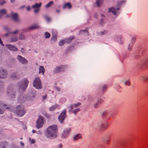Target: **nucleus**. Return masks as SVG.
Instances as JSON below:
<instances>
[{
  "label": "nucleus",
  "instance_id": "59",
  "mask_svg": "<svg viewBox=\"0 0 148 148\" xmlns=\"http://www.w3.org/2000/svg\"><path fill=\"white\" fill-rule=\"evenodd\" d=\"M56 12L57 13H59L60 12V11L59 10H56Z\"/></svg>",
  "mask_w": 148,
  "mask_h": 148
},
{
  "label": "nucleus",
  "instance_id": "56",
  "mask_svg": "<svg viewBox=\"0 0 148 148\" xmlns=\"http://www.w3.org/2000/svg\"><path fill=\"white\" fill-rule=\"evenodd\" d=\"M20 143L21 145V146H24V143L23 142H22L21 141L20 142Z\"/></svg>",
  "mask_w": 148,
  "mask_h": 148
},
{
  "label": "nucleus",
  "instance_id": "15",
  "mask_svg": "<svg viewBox=\"0 0 148 148\" xmlns=\"http://www.w3.org/2000/svg\"><path fill=\"white\" fill-rule=\"evenodd\" d=\"M7 105L5 104L4 103H0V114H3L4 111L6 109V106H7Z\"/></svg>",
  "mask_w": 148,
  "mask_h": 148
},
{
  "label": "nucleus",
  "instance_id": "14",
  "mask_svg": "<svg viewBox=\"0 0 148 148\" xmlns=\"http://www.w3.org/2000/svg\"><path fill=\"white\" fill-rule=\"evenodd\" d=\"M6 47L9 50L13 51H17L18 49L15 46L7 44L5 45Z\"/></svg>",
  "mask_w": 148,
  "mask_h": 148
},
{
  "label": "nucleus",
  "instance_id": "1",
  "mask_svg": "<svg viewBox=\"0 0 148 148\" xmlns=\"http://www.w3.org/2000/svg\"><path fill=\"white\" fill-rule=\"evenodd\" d=\"M58 126L53 125L49 126L46 130V136L48 138L52 139L57 136Z\"/></svg>",
  "mask_w": 148,
  "mask_h": 148
},
{
  "label": "nucleus",
  "instance_id": "23",
  "mask_svg": "<svg viewBox=\"0 0 148 148\" xmlns=\"http://www.w3.org/2000/svg\"><path fill=\"white\" fill-rule=\"evenodd\" d=\"M74 38V37L73 36H70L69 38L64 39L65 43L68 44L70 43L71 40Z\"/></svg>",
  "mask_w": 148,
  "mask_h": 148
},
{
  "label": "nucleus",
  "instance_id": "62",
  "mask_svg": "<svg viewBox=\"0 0 148 148\" xmlns=\"http://www.w3.org/2000/svg\"><path fill=\"white\" fill-rule=\"evenodd\" d=\"M32 132L33 133H36V131L34 130H33L32 131Z\"/></svg>",
  "mask_w": 148,
  "mask_h": 148
},
{
  "label": "nucleus",
  "instance_id": "54",
  "mask_svg": "<svg viewBox=\"0 0 148 148\" xmlns=\"http://www.w3.org/2000/svg\"><path fill=\"white\" fill-rule=\"evenodd\" d=\"M103 20L102 19H101L100 22V24H101V25L103 24Z\"/></svg>",
  "mask_w": 148,
  "mask_h": 148
},
{
  "label": "nucleus",
  "instance_id": "48",
  "mask_svg": "<svg viewBox=\"0 0 148 148\" xmlns=\"http://www.w3.org/2000/svg\"><path fill=\"white\" fill-rule=\"evenodd\" d=\"M40 8H35L34 9V12L35 13H37L39 11Z\"/></svg>",
  "mask_w": 148,
  "mask_h": 148
},
{
  "label": "nucleus",
  "instance_id": "16",
  "mask_svg": "<svg viewBox=\"0 0 148 148\" xmlns=\"http://www.w3.org/2000/svg\"><path fill=\"white\" fill-rule=\"evenodd\" d=\"M82 135L81 134L79 133L73 136V140L74 141H77L79 139H82Z\"/></svg>",
  "mask_w": 148,
  "mask_h": 148
},
{
  "label": "nucleus",
  "instance_id": "28",
  "mask_svg": "<svg viewBox=\"0 0 148 148\" xmlns=\"http://www.w3.org/2000/svg\"><path fill=\"white\" fill-rule=\"evenodd\" d=\"M116 39L119 43H121L123 41L122 37L120 36L116 37Z\"/></svg>",
  "mask_w": 148,
  "mask_h": 148
},
{
  "label": "nucleus",
  "instance_id": "17",
  "mask_svg": "<svg viewBox=\"0 0 148 148\" xmlns=\"http://www.w3.org/2000/svg\"><path fill=\"white\" fill-rule=\"evenodd\" d=\"M110 140V136H104L102 138L103 142L106 144H108Z\"/></svg>",
  "mask_w": 148,
  "mask_h": 148
},
{
  "label": "nucleus",
  "instance_id": "45",
  "mask_svg": "<svg viewBox=\"0 0 148 148\" xmlns=\"http://www.w3.org/2000/svg\"><path fill=\"white\" fill-rule=\"evenodd\" d=\"M100 33L101 35H103L106 34L108 33V31L106 30H104L103 31L101 32Z\"/></svg>",
  "mask_w": 148,
  "mask_h": 148
},
{
  "label": "nucleus",
  "instance_id": "2",
  "mask_svg": "<svg viewBox=\"0 0 148 148\" xmlns=\"http://www.w3.org/2000/svg\"><path fill=\"white\" fill-rule=\"evenodd\" d=\"M29 84V81L26 78L23 79L21 82H18L17 86L18 88V91L19 92L22 93L25 92L27 87Z\"/></svg>",
  "mask_w": 148,
  "mask_h": 148
},
{
  "label": "nucleus",
  "instance_id": "27",
  "mask_svg": "<svg viewBox=\"0 0 148 148\" xmlns=\"http://www.w3.org/2000/svg\"><path fill=\"white\" fill-rule=\"evenodd\" d=\"M103 102V100L102 99H100L97 102L95 103L94 105V108H97L98 107V106H97V104H98V106H99L101 103Z\"/></svg>",
  "mask_w": 148,
  "mask_h": 148
},
{
  "label": "nucleus",
  "instance_id": "42",
  "mask_svg": "<svg viewBox=\"0 0 148 148\" xmlns=\"http://www.w3.org/2000/svg\"><path fill=\"white\" fill-rule=\"evenodd\" d=\"M107 86L106 85H104L103 86L102 88V91L104 92L106 91L107 89Z\"/></svg>",
  "mask_w": 148,
  "mask_h": 148
},
{
  "label": "nucleus",
  "instance_id": "10",
  "mask_svg": "<svg viewBox=\"0 0 148 148\" xmlns=\"http://www.w3.org/2000/svg\"><path fill=\"white\" fill-rule=\"evenodd\" d=\"M44 123L43 117L41 116H39L38 119L36 122V127L39 129L42 127Z\"/></svg>",
  "mask_w": 148,
  "mask_h": 148
},
{
  "label": "nucleus",
  "instance_id": "51",
  "mask_svg": "<svg viewBox=\"0 0 148 148\" xmlns=\"http://www.w3.org/2000/svg\"><path fill=\"white\" fill-rule=\"evenodd\" d=\"M87 31V29H85V30H80V31H79V33L80 34L81 33H82V32H86Z\"/></svg>",
  "mask_w": 148,
  "mask_h": 148
},
{
  "label": "nucleus",
  "instance_id": "41",
  "mask_svg": "<svg viewBox=\"0 0 148 148\" xmlns=\"http://www.w3.org/2000/svg\"><path fill=\"white\" fill-rule=\"evenodd\" d=\"M44 17L47 22H49L50 21L51 19L49 17H48L46 15L44 16Z\"/></svg>",
  "mask_w": 148,
  "mask_h": 148
},
{
  "label": "nucleus",
  "instance_id": "18",
  "mask_svg": "<svg viewBox=\"0 0 148 148\" xmlns=\"http://www.w3.org/2000/svg\"><path fill=\"white\" fill-rule=\"evenodd\" d=\"M40 27L38 24H35L29 27L28 28L29 30H31L35 29H38L40 28Z\"/></svg>",
  "mask_w": 148,
  "mask_h": 148
},
{
  "label": "nucleus",
  "instance_id": "4",
  "mask_svg": "<svg viewBox=\"0 0 148 148\" xmlns=\"http://www.w3.org/2000/svg\"><path fill=\"white\" fill-rule=\"evenodd\" d=\"M25 112L23 106H18L16 108L15 113L17 115L19 116H23L25 113Z\"/></svg>",
  "mask_w": 148,
  "mask_h": 148
},
{
  "label": "nucleus",
  "instance_id": "9",
  "mask_svg": "<svg viewBox=\"0 0 148 148\" xmlns=\"http://www.w3.org/2000/svg\"><path fill=\"white\" fill-rule=\"evenodd\" d=\"M66 110L64 109L62 112L58 116V119L60 122L61 123H63L66 117Z\"/></svg>",
  "mask_w": 148,
  "mask_h": 148
},
{
  "label": "nucleus",
  "instance_id": "36",
  "mask_svg": "<svg viewBox=\"0 0 148 148\" xmlns=\"http://www.w3.org/2000/svg\"><path fill=\"white\" fill-rule=\"evenodd\" d=\"M142 64V65L143 66H145L147 64H148V57L144 61H143Z\"/></svg>",
  "mask_w": 148,
  "mask_h": 148
},
{
  "label": "nucleus",
  "instance_id": "53",
  "mask_svg": "<svg viewBox=\"0 0 148 148\" xmlns=\"http://www.w3.org/2000/svg\"><path fill=\"white\" fill-rule=\"evenodd\" d=\"M27 10L28 11H29L30 10V8L29 6H28L26 8Z\"/></svg>",
  "mask_w": 148,
  "mask_h": 148
},
{
  "label": "nucleus",
  "instance_id": "3",
  "mask_svg": "<svg viewBox=\"0 0 148 148\" xmlns=\"http://www.w3.org/2000/svg\"><path fill=\"white\" fill-rule=\"evenodd\" d=\"M81 105L80 103H77L71 105L70 107H68L67 108H70L69 110V112H72L75 115H76L77 113L80 110L79 107Z\"/></svg>",
  "mask_w": 148,
  "mask_h": 148
},
{
  "label": "nucleus",
  "instance_id": "40",
  "mask_svg": "<svg viewBox=\"0 0 148 148\" xmlns=\"http://www.w3.org/2000/svg\"><path fill=\"white\" fill-rule=\"evenodd\" d=\"M133 45L130 43L129 44L128 47V50L129 51H131L132 50Z\"/></svg>",
  "mask_w": 148,
  "mask_h": 148
},
{
  "label": "nucleus",
  "instance_id": "20",
  "mask_svg": "<svg viewBox=\"0 0 148 148\" xmlns=\"http://www.w3.org/2000/svg\"><path fill=\"white\" fill-rule=\"evenodd\" d=\"M8 143L7 142H0V148H7Z\"/></svg>",
  "mask_w": 148,
  "mask_h": 148
},
{
  "label": "nucleus",
  "instance_id": "6",
  "mask_svg": "<svg viewBox=\"0 0 148 148\" xmlns=\"http://www.w3.org/2000/svg\"><path fill=\"white\" fill-rule=\"evenodd\" d=\"M33 86L38 89H40L42 88L41 82L39 77H37L34 79Z\"/></svg>",
  "mask_w": 148,
  "mask_h": 148
},
{
  "label": "nucleus",
  "instance_id": "13",
  "mask_svg": "<svg viewBox=\"0 0 148 148\" xmlns=\"http://www.w3.org/2000/svg\"><path fill=\"white\" fill-rule=\"evenodd\" d=\"M71 132V129L69 128L65 129L64 131V132L62 135V138H66Z\"/></svg>",
  "mask_w": 148,
  "mask_h": 148
},
{
  "label": "nucleus",
  "instance_id": "61",
  "mask_svg": "<svg viewBox=\"0 0 148 148\" xmlns=\"http://www.w3.org/2000/svg\"><path fill=\"white\" fill-rule=\"evenodd\" d=\"M12 148H20L18 147H17L16 146H14Z\"/></svg>",
  "mask_w": 148,
  "mask_h": 148
},
{
  "label": "nucleus",
  "instance_id": "25",
  "mask_svg": "<svg viewBox=\"0 0 148 148\" xmlns=\"http://www.w3.org/2000/svg\"><path fill=\"white\" fill-rule=\"evenodd\" d=\"M42 5V3H36L34 5L32 6V7L34 8H40V7Z\"/></svg>",
  "mask_w": 148,
  "mask_h": 148
},
{
  "label": "nucleus",
  "instance_id": "30",
  "mask_svg": "<svg viewBox=\"0 0 148 148\" xmlns=\"http://www.w3.org/2000/svg\"><path fill=\"white\" fill-rule=\"evenodd\" d=\"M45 72V69L44 67L42 66H40L39 69V73H42L43 75H44Z\"/></svg>",
  "mask_w": 148,
  "mask_h": 148
},
{
  "label": "nucleus",
  "instance_id": "5",
  "mask_svg": "<svg viewBox=\"0 0 148 148\" xmlns=\"http://www.w3.org/2000/svg\"><path fill=\"white\" fill-rule=\"evenodd\" d=\"M13 86L11 85H9L7 89V95L8 96H10L12 98H14L16 93L14 92Z\"/></svg>",
  "mask_w": 148,
  "mask_h": 148
},
{
  "label": "nucleus",
  "instance_id": "31",
  "mask_svg": "<svg viewBox=\"0 0 148 148\" xmlns=\"http://www.w3.org/2000/svg\"><path fill=\"white\" fill-rule=\"evenodd\" d=\"M58 105L57 104H55L53 106H52L50 107L49 108V110L50 111H53L56 108L58 107Z\"/></svg>",
  "mask_w": 148,
  "mask_h": 148
},
{
  "label": "nucleus",
  "instance_id": "26",
  "mask_svg": "<svg viewBox=\"0 0 148 148\" xmlns=\"http://www.w3.org/2000/svg\"><path fill=\"white\" fill-rule=\"evenodd\" d=\"M71 4L69 3H67L64 5L63 8L64 9H65L66 8H67L69 9H71Z\"/></svg>",
  "mask_w": 148,
  "mask_h": 148
},
{
  "label": "nucleus",
  "instance_id": "21",
  "mask_svg": "<svg viewBox=\"0 0 148 148\" xmlns=\"http://www.w3.org/2000/svg\"><path fill=\"white\" fill-rule=\"evenodd\" d=\"M12 18L13 20L16 22L19 21V20L18 18V15L16 13H12L11 14Z\"/></svg>",
  "mask_w": 148,
  "mask_h": 148
},
{
  "label": "nucleus",
  "instance_id": "60",
  "mask_svg": "<svg viewBox=\"0 0 148 148\" xmlns=\"http://www.w3.org/2000/svg\"><path fill=\"white\" fill-rule=\"evenodd\" d=\"M15 0H10V2L11 3H13L15 1Z\"/></svg>",
  "mask_w": 148,
  "mask_h": 148
},
{
  "label": "nucleus",
  "instance_id": "37",
  "mask_svg": "<svg viewBox=\"0 0 148 148\" xmlns=\"http://www.w3.org/2000/svg\"><path fill=\"white\" fill-rule=\"evenodd\" d=\"M53 3V2L52 1L49 2L48 4H46L45 5V8H49L51 5Z\"/></svg>",
  "mask_w": 148,
  "mask_h": 148
},
{
  "label": "nucleus",
  "instance_id": "34",
  "mask_svg": "<svg viewBox=\"0 0 148 148\" xmlns=\"http://www.w3.org/2000/svg\"><path fill=\"white\" fill-rule=\"evenodd\" d=\"M19 38L21 40H25V36L22 33H21L19 35Z\"/></svg>",
  "mask_w": 148,
  "mask_h": 148
},
{
  "label": "nucleus",
  "instance_id": "64",
  "mask_svg": "<svg viewBox=\"0 0 148 148\" xmlns=\"http://www.w3.org/2000/svg\"><path fill=\"white\" fill-rule=\"evenodd\" d=\"M9 33H6V34H5V36H8L9 35Z\"/></svg>",
  "mask_w": 148,
  "mask_h": 148
},
{
  "label": "nucleus",
  "instance_id": "47",
  "mask_svg": "<svg viewBox=\"0 0 148 148\" xmlns=\"http://www.w3.org/2000/svg\"><path fill=\"white\" fill-rule=\"evenodd\" d=\"M105 126L106 125L103 124H100V129L101 130H103L105 128Z\"/></svg>",
  "mask_w": 148,
  "mask_h": 148
},
{
  "label": "nucleus",
  "instance_id": "29",
  "mask_svg": "<svg viewBox=\"0 0 148 148\" xmlns=\"http://www.w3.org/2000/svg\"><path fill=\"white\" fill-rule=\"evenodd\" d=\"M18 39V38L17 36H15L11 38V39L10 42H14L17 41Z\"/></svg>",
  "mask_w": 148,
  "mask_h": 148
},
{
  "label": "nucleus",
  "instance_id": "32",
  "mask_svg": "<svg viewBox=\"0 0 148 148\" xmlns=\"http://www.w3.org/2000/svg\"><path fill=\"white\" fill-rule=\"evenodd\" d=\"M57 39V36L56 35L53 36L51 39V42L54 43Z\"/></svg>",
  "mask_w": 148,
  "mask_h": 148
},
{
  "label": "nucleus",
  "instance_id": "57",
  "mask_svg": "<svg viewBox=\"0 0 148 148\" xmlns=\"http://www.w3.org/2000/svg\"><path fill=\"white\" fill-rule=\"evenodd\" d=\"M25 7V6L24 5H22L20 7L21 9H22Z\"/></svg>",
  "mask_w": 148,
  "mask_h": 148
},
{
  "label": "nucleus",
  "instance_id": "24",
  "mask_svg": "<svg viewBox=\"0 0 148 148\" xmlns=\"http://www.w3.org/2000/svg\"><path fill=\"white\" fill-rule=\"evenodd\" d=\"M104 0H97L96 1V3L97 6L99 7L102 5L103 3Z\"/></svg>",
  "mask_w": 148,
  "mask_h": 148
},
{
  "label": "nucleus",
  "instance_id": "7",
  "mask_svg": "<svg viewBox=\"0 0 148 148\" xmlns=\"http://www.w3.org/2000/svg\"><path fill=\"white\" fill-rule=\"evenodd\" d=\"M8 75V71L5 69L0 68V78L5 79L7 78Z\"/></svg>",
  "mask_w": 148,
  "mask_h": 148
},
{
  "label": "nucleus",
  "instance_id": "11",
  "mask_svg": "<svg viewBox=\"0 0 148 148\" xmlns=\"http://www.w3.org/2000/svg\"><path fill=\"white\" fill-rule=\"evenodd\" d=\"M17 59L18 61L21 63L26 64H27V60L24 58L20 55H18L17 57Z\"/></svg>",
  "mask_w": 148,
  "mask_h": 148
},
{
  "label": "nucleus",
  "instance_id": "38",
  "mask_svg": "<svg viewBox=\"0 0 148 148\" xmlns=\"http://www.w3.org/2000/svg\"><path fill=\"white\" fill-rule=\"evenodd\" d=\"M3 83L0 81V92H2L3 90Z\"/></svg>",
  "mask_w": 148,
  "mask_h": 148
},
{
  "label": "nucleus",
  "instance_id": "49",
  "mask_svg": "<svg viewBox=\"0 0 148 148\" xmlns=\"http://www.w3.org/2000/svg\"><path fill=\"white\" fill-rule=\"evenodd\" d=\"M125 85L130 86V83L129 80L125 81Z\"/></svg>",
  "mask_w": 148,
  "mask_h": 148
},
{
  "label": "nucleus",
  "instance_id": "55",
  "mask_svg": "<svg viewBox=\"0 0 148 148\" xmlns=\"http://www.w3.org/2000/svg\"><path fill=\"white\" fill-rule=\"evenodd\" d=\"M62 146V144H60L59 145L58 147V148H61Z\"/></svg>",
  "mask_w": 148,
  "mask_h": 148
},
{
  "label": "nucleus",
  "instance_id": "39",
  "mask_svg": "<svg viewBox=\"0 0 148 148\" xmlns=\"http://www.w3.org/2000/svg\"><path fill=\"white\" fill-rule=\"evenodd\" d=\"M45 35L46 38H49L50 36V34L48 32H46L45 33Z\"/></svg>",
  "mask_w": 148,
  "mask_h": 148
},
{
  "label": "nucleus",
  "instance_id": "63",
  "mask_svg": "<svg viewBox=\"0 0 148 148\" xmlns=\"http://www.w3.org/2000/svg\"><path fill=\"white\" fill-rule=\"evenodd\" d=\"M94 17L96 18H97V15L96 14H95V15Z\"/></svg>",
  "mask_w": 148,
  "mask_h": 148
},
{
  "label": "nucleus",
  "instance_id": "33",
  "mask_svg": "<svg viewBox=\"0 0 148 148\" xmlns=\"http://www.w3.org/2000/svg\"><path fill=\"white\" fill-rule=\"evenodd\" d=\"M6 13V11L5 9H3L0 10V18L1 16V15L5 14Z\"/></svg>",
  "mask_w": 148,
  "mask_h": 148
},
{
  "label": "nucleus",
  "instance_id": "44",
  "mask_svg": "<svg viewBox=\"0 0 148 148\" xmlns=\"http://www.w3.org/2000/svg\"><path fill=\"white\" fill-rule=\"evenodd\" d=\"M142 79L143 81H147L148 80V77L146 76H143L142 77Z\"/></svg>",
  "mask_w": 148,
  "mask_h": 148
},
{
  "label": "nucleus",
  "instance_id": "8",
  "mask_svg": "<svg viewBox=\"0 0 148 148\" xmlns=\"http://www.w3.org/2000/svg\"><path fill=\"white\" fill-rule=\"evenodd\" d=\"M67 67L66 65L60 66L56 67L54 70L53 72L55 73H58L60 72L64 71Z\"/></svg>",
  "mask_w": 148,
  "mask_h": 148
},
{
  "label": "nucleus",
  "instance_id": "58",
  "mask_svg": "<svg viewBox=\"0 0 148 148\" xmlns=\"http://www.w3.org/2000/svg\"><path fill=\"white\" fill-rule=\"evenodd\" d=\"M46 95L45 96H43L42 97V98L43 99V100H45V99H46Z\"/></svg>",
  "mask_w": 148,
  "mask_h": 148
},
{
  "label": "nucleus",
  "instance_id": "19",
  "mask_svg": "<svg viewBox=\"0 0 148 148\" xmlns=\"http://www.w3.org/2000/svg\"><path fill=\"white\" fill-rule=\"evenodd\" d=\"M10 78L12 79L15 80L18 79L19 77L17 73L16 72H14L11 74Z\"/></svg>",
  "mask_w": 148,
  "mask_h": 148
},
{
  "label": "nucleus",
  "instance_id": "50",
  "mask_svg": "<svg viewBox=\"0 0 148 148\" xmlns=\"http://www.w3.org/2000/svg\"><path fill=\"white\" fill-rule=\"evenodd\" d=\"M18 31H19L18 30H16L14 32H11L10 33L13 34H15L17 33Z\"/></svg>",
  "mask_w": 148,
  "mask_h": 148
},
{
  "label": "nucleus",
  "instance_id": "22",
  "mask_svg": "<svg viewBox=\"0 0 148 148\" xmlns=\"http://www.w3.org/2000/svg\"><path fill=\"white\" fill-rule=\"evenodd\" d=\"M6 109H8L11 112H14L15 113L16 112V108H15L13 106H7L6 107Z\"/></svg>",
  "mask_w": 148,
  "mask_h": 148
},
{
  "label": "nucleus",
  "instance_id": "12",
  "mask_svg": "<svg viewBox=\"0 0 148 148\" xmlns=\"http://www.w3.org/2000/svg\"><path fill=\"white\" fill-rule=\"evenodd\" d=\"M119 10V8H117L116 9L114 7H112L108 9L109 12H112L113 14L116 16H117L119 14V13L117 12V10Z\"/></svg>",
  "mask_w": 148,
  "mask_h": 148
},
{
  "label": "nucleus",
  "instance_id": "52",
  "mask_svg": "<svg viewBox=\"0 0 148 148\" xmlns=\"http://www.w3.org/2000/svg\"><path fill=\"white\" fill-rule=\"evenodd\" d=\"M6 2L5 1H3L0 3V5H3V4L6 3Z\"/></svg>",
  "mask_w": 148,
  "mask_h": 148
},
{
  "label": "nucleus",
  "instance_id": "46",
  "mask_svg": "<svg viewBox=\"0 0 148 148\" xmlns=\"http://www.w3.org/2000/svg\"><path fill=\"white\" fill-rule=\"evenodd\" d=\"M29 141L31 143H35V140L33 139H31V138H29Z\"/></svg>",
  "mask_w": 148,
  "mask_h": 148
},
{
  "label": "nucleus",
  "instance_id": "35",
  "mask_svg": "<svg viewBox=\"0 0 148 148\" xmlns=\"http://www.w3.org/2000/svg\"><path fill=\"white\" fill-rule=\"evenodd\" d=\"M136 40V38L135 37H133L131 40L130 43L134 45V44Z\"/></svg>",
  "mask_w": 148,
  "mask_h": 148
},
{
  "label": "nucleus",
  "instance_id": "43",
  "mask_svg": "<svg viewBox=\"0 0 148 148\" xmlns=\"http://www.w3.org/2000/svg\"><path fill=\"white\" fill-rule=\"evenodd\" d=\"M65 43L64 40H62L60 41L59 43V45L60 46H62L63 45L64 43Z\"/></svg>",
  "mask_w": 148,
  "mask_h": 148
}]
</instances>
